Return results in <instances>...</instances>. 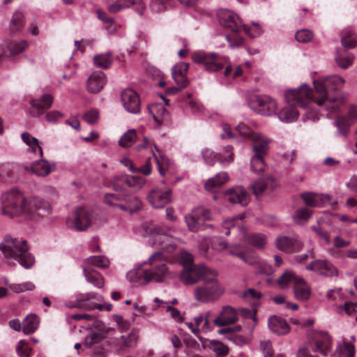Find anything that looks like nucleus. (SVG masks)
I'll return each instance as SVG.
<instances>
[{
    "label": "nucleus",
    "instance_id": "1",
    "mask_svg": "<svg viewBox=\"0 0 357 357\" xmlns=\"http://www.w3.org/2000/svg\"><path fill=\"white\" fill-rule=\"evenodd\" d=\"M1 213L9 218L24 216L36 220L52 213L50 204L38 197L26 198L18 190H12L1 197Z\"/></svg>",
    "mask_w": 357,
    "mask_h": 357
},
{
    "label": "nucleus",
    "instance_id": "2",
    "mask_svg": "<svg viewBox=\"0 0 357 357\" xmlns=\"http://www.w3.org/2000/svg\"><path fill=\"white\" fill-rule=\"evenodd\" d=\"M344 83V79L336 75L314 80L317 97L312 96V100L323 110L329 112L340 111L344 103L343 98L330 93L341 89Z\"/></svg>",
    "mask_w": 357,
    "mask_h": 357
},
{
    "label": "nucleus",
    "instance_id": "3",
    "mask_svg": "<svg viewBox=\"0 0 357 357\" xmlns=\"http://www.w3.org/2000/svg\"><path fill=\"white\" fill-rule=\"evenodd\" d=\"M285 100L289 105L283 107L275 114L281 121L291 123L298 117V112L293 106L307 108L312 101V91L306 84H303L298 89L287 91Z\"/></svg>",
    "mask_w": 357,
    "mask_h": 357
},
{
    "label": "nucleus",
    "instance_id": "4",
    "mask_svg": "<svg viewBox=\"0 0 357 357\" xmlns=\"http://www.w3.org/2000/svg\"><path fill=\"white\" fill-rule=\"evenodd\" d=\"M26 241L13 238L6 236L0 243V250L7 259H13L24 268H30L35 263L34 257L29 252Z\"/></svg>",
    "mask_w": 357,
    "mask_h": 357
},
{
    "label": "nucleus",
    "instance_id": "5",
    "mask_svg": "<svg viewBox=\"0 0 357 357\" xmlns=\"http://www.w3.org/2000/svg\"><path fill=\"white\" fill-rule=\"evenodd\" d=\"M217 273L211 270L204 277V284L197 287L194 291V296L197 301L207 303L217 301L223 294L224 289L217 280Z\"/></svg>",
    "mask_w": 357,
    "mask_h": 357
},
{
    "label": "nucleus",
    "instance_id": "6",
    "mask_svg": "<svg viewBox=\"0 0 357 357\" xmlns=\"http://www.w3.org/2000/svg\"><path fill=\"white\" fill-rule=\"evenodd\" d=\"M92 266L100 268H107L109 266V261L105 256H91L84 259L82 264L83 275L87 282L98 288H102L104 286L103 277L99 272L91 268Z\"/></svg>",
    "mask_w": 357,
    "mask_h": 357
},
{
    "label": "nucleus",
    "instance_id": "7",
    "mask_svg": "<svg viewBox=\"0 0 357 357\" xmlns=\"http://www.w3.org/2000/svg\"><path fill=\"white\" fill-rule=\"evenodd\" d=\"M156 252H154L149 257L148 261L143 264H139L137 267L130 271L127 278L130 282L139 283H148L153 280L156 275Z\"/></svg>",
    "mask_w": 357,
    "mask_h": 357
},
{
    "label": "nucleus",
    "instance_id": "8",
    "mask_svg": "<svg viewBox=\"0 0 357 357\" xmlns=\"http://www.w3.org/2000/svg\"><path fill=\"white\" fill-rule=\"evenodd\" d=\"M192 59L195 62L202 64L205 70L210 73L222 69L229 61L226 56H222L215 52H195Z\"/></svg>",
    "mask_w": 357,
    "mask_h": 357
},
{
    "label": "nucleus",
    "instance_id": "9",
    "mask_svg": "<svg viewBox=\"0 0 357 357\" xmlns=\"http://www.w3.org/2000/svg\"><path fill=\"white\" fill-rule=\"evenodd\" d=\"M93 215L90 211L83 207L77 208L73 217L68 218L66 225L68 228L77 231L86 230L91 225Z\"/></svg>",
    "mask_w": 357,
    "mask_h": 357
},
{
    "label": "nucleus",
    "instance_id": "10",
    "mask_svg": "<svg viewBox=\"0 0 357 357\" xmlns=\"http://www.w3.org/2000/svg\"><path fill=\"white\" fill-rule=\"evenodd\" d=\"M249 105L252 110L264 116L276 114L278 108L276 100L266 95L256 96Z\"/></svg>",
    "mask_w": 357,
    "mask_h": 357
},
{
    "label": "nucleus",
    "instance_id": "11",
    "mask_svg": "<svg viewBox=\"0 0 357 357\" xmlns=\"http://www.w3.org/2000/svg\"><path fill=\"white\" fill-rule=\"evenodd\" d=\"M210 218L211 213L208 209L204 207H197L185 216V221L189 230L197 231L203 223Z\"/></svg>",
    "mask_w": 357,
    "mask_h": 357
},
{
    "label": "nucleus",
    "instance_id": "12",
    "mask_svg": "<svg viewBox=\"0 0 357 357\" xmlns=\"http://www.w3.org/2000/svg\"><path fill=\"white\" fill-rule=\"evenodd\" d=\"M222 249H226L227 252L241 259L245 263L252 265L258 262L256 256L251 255L249 249L241 244L228 245L225 241H220L219 243Z\"/></svg>",
    "mask_w": 357,
    "mask_h": 357
},
{
    "label": "nucleus",
    "instance_id": "13",
    "mask_svg": "<svg viewBox=\"0 0 357 357\" xmlns=\"http://www.w3.org/2000/svg\"><path fill=\"white\" fill-rule=\"evenodd\" d=\"M211 273V269L203 264L197 266L183 268L180 275V280L185 285H192L199 280H203L207 273Z\"/></svg>",
    "mask_w": 357,
    "mask_h": 357
},
{
    "label": "nucleus",
    "instance_id": "14",
    "mask_svg": "<svg viewBox=\"0 0 357 357\" xmlns=\"http://www.w3.org/2000/svg\"><path fill=\"white\" fill-rule=\"evenodd\" d=\"M310 345L314 352L326 356L331 347V338L328 333L316 332L312 334Z\"/></svg>",
    "mask_w": 357,
    "mask_h": 357
},
{
    "label": "nucleus",
    "instance_id": "15",
    "mask_svg": "<svg viewBox=\"0 0 357 357\" xmlns=\"http://www.w3.org/2000/svg\"><path fill=\"white\" fill-rule=\"evenodd\" d=\"M96 298V294L95 293H87L84 295L80 296L75 301V304L72 307H76L84 310H92L98 309L99 310L111 311L112 309V305L110 303L106 304H96L93 302L90 301L92 298Z\"/></svg>",
    "mask_w": 357,
    "mask_h": 357
},
{
    "label": "nucleus",
    "instance_id": "16",
    "mask_svg": "<svg viewBox=\"0 0 357 357\" xmlns=\"http://www.w3.org/2000/svg\"><path fill=\"white\" fill-rule=\"evenodd\" d=\"M158 172L165 178L161 181V183L165 184L169 178L176 173V166L174 160L162 153H159L158 150Z\"/></svg>",
    "mask_w": 357,
    "mask_h": 357
},
{
    "label": "nucleus",
    "instance_id": "17",
    "mask_svg": "<svg viewBox=\"0 0 357 357\" xmlns=\"http://www.w3.org/2000/svg\"><path fill=\"white\" fill-rule=\"evenodd\" d=\"M24 169L38 176L45 177L56 170V163L50 162L45 159H40L32 162L30 166H24Z\"/></svg>",
    "mask_w": 357,
    "mask_h": 357
},
{
    "label": "nucleus",
    "instance_id": "18",
    "mask_svg": "<svg viewBox=\"0 0 357 357\" xmlns=\"http://www.w3.org/2000/svg\"><path fill=\"white\" fill-rule=\"evenodd\" d=\"M306 269L326 277L337 276L336 267L327 260L316 259L306 266Z\"/></svg>",
    "mask_w": 357,
    "mask_h": 357
},
{
    "label": "nucleus",
    "instance_id": "19",
    "mask_svg": "<svg viewBox=\"0 0 357 357\" xmlns=\"http://www.w3.org/2000/svg\"><path fill=\"white\" fill-rule=\"evenodd\" d=\"M121 102L125 109L132 114H137L140 110V100L136 91L126 89L121 93Z\"/></svg>",
    "mask_w": 357,
    "mask_h": 357
},
{
    "label": "nucleus",
    "instance_id": "20",
    "mask_svg": "<svg viewBox=\"0 0 357 357\" xmlns=\"http://www.w3.org/2000/svg\"><path fill=\"white\" fill-rule=\"evenodd\" d=\"M275 246L285 252H296L303 248V244L297 237L279 236L275 240Z\"/></svg>",
    "mask_w": 357,
    "mask_h": 357
},
{
    "label": "nucleus",
    "instance_id": "21",
    "mask_svg": "<svg viewBox=\"0 0 357 357\" xmlns=\"http://www.w3.org/2000/svg\"><path fill=\"white\" fill-rule=\"evenodd\" d=\"M225 152L228 154V158L222 157L218 153L210 149H205L202 151V156L205 162L208 165H213L215 162L220 163L231 162L234 160L233 147L230 145L225 147Z\"/></svg>",
    "mask_w": 357,
    "mask_h": 357
},
{
    "label": "nucleus",
    "instance_id": "22",
    "mask_svg": "<svg viewBox=\"0 0 357 357\" xmlns=\"http://www.w3.org/2000/svg\"><path fill=\"white\" fill-rule=\"evenodd\" d=\"M217 15L222 26L230 29L231 31H239V18L236 14L227 9H220Z\"/></svg>",
    "mask_w": 357,
    "mask_h": 357
},
{
    "label": "nucleus",
    "instance_id": "23",
    "mask_svg": "<svg viewBox=\"0 0 357 357\" xmlns=\"http://www.w3.org/2000/svg\"><path fill=\"white\" fill-rule=\"evenodd\" d=\"M225 196L230 202L238 204L243 206H247L250 200V195L241 186H237L225 191Z\"/></svg>",
    "mask_w": 357,
    "mask_h": 357
},
{
    "label": "nucleus",
    "instance_id": "24",
    "mask_svg": "<svg viewBox=\"0 0 357 357\" xmlns=\"http://www.w3.org/2000/svg\"><path fill=\"white\" fill-rule=\"evenodd\" d=\"M238 320V313L235 308L230 305L223 306L219 315L213 319L217 326H224L235 323Z\"/></svg>",
    "mask_w": 357,
    "mask_h": 357
},
{
    "label": "nucleus",
    "instance_id": "25",
    "mask_svg": "<svg viewBox=\"0 0 357 357\" xmlns=\"http://www.w3.org/2000/svg\"><path fill=\"white\" fill-rule=\"evenodd\" d=\"M53 98L51 95L46 93L38 99L31 101L30 114L33 117H38L44 112L52 106Z\"/></svg>",
    "mask_w": 357,
    "mask_h": 357
},
{
    "label": "nucleus",
    "instance_id": "26",
    "mask_svg": "<svg viewBox=\"0 0 357 357\" xmlns=\"http://www.w3.org/2000/svg\"><path fill=\"white\" fill-rule=\"evenodd\" d=\"M144 179L142 177L137 176H121L116 178L113 183V188L115 190H121L124 184L135 190L141 189L144 185Z\"/></svg>",
    "mask_w": 357,
    "mask_h": 357
},
{
    "label": "nucleus",
    "instance_id": "27",
    "mask_svg": "<svg viewBox=\"0 0 357 357\" xmlns=\"http://www.w3.org/2000/svg\"><path fill=\"white\" fill-rule=\"evenodd\" d=\"M305 204L308 207H321L328 202L331 196L328 194H316L311 192H305L301 195Z\"/></svg>",
    "mask_w": 357,
    "mask_h": 357
},
{
    "label": "nucleus",
    "instance_id": "28",
    "mask_svg": "<svg viewBox=\"0 0 357 357\" xmlns=\"http://www.w3.org/2000/svg\"><path fill=\"white\" fill-rule=\"evenodd\" d=\"M131 6H135V10L140 15L143 14L144 3L142 0H123L122 2L116 1L114 3L108 4V9L109 12L116 13Z\"/></svg>",
    "mask_w": 357,
    "mask_h": 357
},
{
    "label": "nucleus",
    "instance_id": "29",
    "mask_svg": "<svg viewBox=\"0 0 357 357\" xmlns=\"http://www.w3.org/2000/svg\"><path fill=\"white\" fill-rule=\"evenodd\" d=\"M189 64L185 62H180L174 66L172 69V75L176 85L181 88H185L188 85L187 73Z\"/></svg>",
    "mask_w": 357,
    "mask_h": 357
},
{
    "label": "nucleus",
    "instance_id": "30",
    "mask_svg": "<svg viewBox=\"0 0 357 357\" xmlns=\"http://www.w3.org/2000/svg\"><path fill=\"white\" fill-rule=\"evenodd\" d=\"M105 74L102 71H95L89 76L86 87L89 92L91 93H99L107 83Z\"/></svg>",
    "mask_w": 357,
    "mask_h": 357
},
{
    "label": "nucleus",
    "instance_id": "31",
    "mask_svg": "<svg viewBox=\"0 0 357 357\" xmlns=\"http://www.w3.org/2000/svg\"><path fill=\"white\" fill-rule=\"evenodd\" d=\"M254 154L266 155L272 140L262 132H257L250 140Z\"/></svg>",
    "mask_w": 357,
    "mask_h": 357
},
{
    "label": "nucleus",
    "instance_id": "32",
    "mask_svg": "<svg viewBox=\"0 0 357 357\" xmlns=\"http://www.w3.org/2000/svg\"><path fill=\"white\" fill-rule=\"evenodd\" d=\"M21 137L28 146L27 153L33 154L36 158H42L43 157L41 142L36 137L31 136L29 132L22 133Z\"/></svg>",
    "mask_w": 357,
    "mask_h": 357
},
{
    "label": "nucleus",
    "instance_id": "33",
    "mask_svg": "<svg viewBox=\"0 0 357 357\" xmlns=\"http://www.w3.org/2000/svg\"><path fill=\"white\" fill-rule=\"evenodd\" d=\"M294 294L296 299L302 301H307L311 296L310 287L302 278H300L296 280Z\"/></svg>",
    "mask_w": 357,
    "mask_h": 357
},
{
    "label": "nucleus",
    "instance_id": "34",
    "mask_svg": "<svg viewBox=\"0 0 357 357\" xmlns=\"http://www.w3.org/2000/svg\"><path fill=\"white\" fill-rule=\"evenodd\" d=\"M268 326L271 331L278 335H284L289 330L287 321L283 318L275 315L268 319Z\"/></svg>",
    "mask_w": 357,
    "mask_h": 357
},
{
    "label": "nucleus",
    "instance_id": "35",
    "mask_svg": "<svg viewBox=\"0 0 357 357\" xmlns=\"http://www.w3.org/2000/svg\"><path fill=\"white\" fill-rule=\"evenodd\" d=\"M137 339L138 333L135 331H132L126 335H121L120 338L116 340V347L117 350L122 351L135 346Z\"/></svg>",
    "mask_w": 357,
    "mask_h": 357
},
{
    "label": "nucleus",
    "instance_id": "36",
    "mask_svg": "<svg viewBox=\"0 0 357 357\" xmlns=\"http://www.w3.org/2000/svg\"><path fill=\"white\" fill-rule=\"evenodd\" d=\"M198 339L202 342L203 348L208 347L218 356H224L228 352V347L220 342L208 340L202 336H198Z\"/></svg>",
    "mask_w": 357,
    "mask_h": 357
},
{
    "label": "nucleus",
    "instance_id": "37",
    "mask_svg": "<svg viewBox=\"0 0 357 357\" xmlns=\"http://www.w3.org/2000/svg\"><path fill=\"white\" fill-rule=\"evenodd\" d=\"M160 242V249L162 252H158V261L163 257L165 252L170 253L175 250V244L172 243V240L165 234H160L158 230V242Z\"/></svg>",
    "mask_w": 357,
    "mask_h": 357
},
{
    "label": "nucleus",
    "instance_id": "38",
    "mask_svg": "<svg viewBox=\"0 0 357 357\" xmlns=\"http://www.w3.org/2000/svg\"><path fill=\"white\" fill-rule=\"evenodd\" d=\"M229 176L227 172L218 173L214 177L209 178L205 183V188L210 192H215L216 188L227 183Z\"/></svg>",
    "mask_w": 357,
    "mask_h": 357
},
{
    "label": "nucleus",
    "instance_id": "39",
    "mask_svg": "<svg viewBox=\"0 0 357 357\" xmlns=\"http://www.w3.org/2000/svg\"><path fill=\"white\" fill-rule=\"evenodd\" d=\"M268 237L261 233H252L246 237V242L257 249H263L267 243Z\"/></svg>",
    "mask_w": 357,
    "mask_h": 357
},
{
    "label": "nucleus",
    "instance_id": "40",
    "mask_svg": "<svg viewBox=\"0 0 357 357\" xmlns=\"http://www.w3.org/2000/svg\"><path fill=\"white\" fill-rule=\"evenodd\" d=\"M39 325V318L35 314H29L23 321L22 331L24 334L34 333Z\"/></svg>",
    "mask_w": 357,
    "mask_h": 357
},
{
    "label": "nucleus",
    "instance_id": "41",
    "mask_svg": "<svg viewBox=\"0 0 357 357\" xmlns=\"http://www.w3.org/2000/svg\"><path fill=\"white\" fill-rule=\"evenodd\" d=\"M301 277L296 275L293 271L287 270L278 279V284L279 286L284 289L287 288L289 284H295L296 280Z\"/></svg>",
    "mask_w": 357,
    "mask_h": 357
},
{
    "label": "nucleus",
    "instance_id": "42",
    "mask_svg": "<svg viewBox=\"0 0 357 357\" xmlns=\"http://www.w3.org/2000/svg\"><path fill=\"white\" fill-rule=\"evenodd\" d=\"M337 64L342 68L346 69L353 63L354 56L346 53L344 50L337 51L335 56Z\"/></svg>",
    "mask_w": 357,
    "mask_h": 357
},
{
    "label": "nucleus",
    "instance_id": "43",
    "mask_svg": "<svg viewBox=\"0 0 357 357\" xmlns=\"http://www.w3.org/2000/svg\"><path fill=\"white\" fill-rule=\"evenodd\" d=\"M172 201V189L165 186L164 189L158 188V208H162L164 205Z\"/></svg>",
    "mask_w": 357,
    "mask_h": 357
},
{
    "label": "nucleus",
    "instance_id": "44",
    "mask_svg": "<svg viewBox=\"0 0 357 357\" xmlns=\"http://www.w3.org/2000/svg\"><path fill=\"white\" fill-rule=\"evenodd\" d=\"M312 214V211L306 208H301L295 211L293 215L294 222L296 225H303L307 222Z\"/></svg>",
    "mask_w": 357,
    "mask_h": 357
},
{
    "label": "nucleus",
    "instance_id": "45",
    "mask_svg": "<svg viewBox=\"0 0 357 357\" xmlns=\"http://www.w3.org/2000/svg\"><path fill=\"white\" fill-rule=\"evenodd\" d=\"M268 183V178H260L251 184L250 188L257 198H259L263 195L264 191L267 189Z\"/></svg>",
    "mask_w": 357,
    "mask_h": 357
},
{
    "label": "nucleus",
    "instance_id": "46",
    "mask_svg": "<svg viewBox=\"0 0 357 357\" xmlns=\"http://www.w3.org/2000/svg\"><path fill=\"white\" fill-rule=\"evenodd\" d=\"M340 357H354L355 356V348L354 346L348 342H343L342 344L340 345L336 349L335 354L332 357H335L336 355Z\"/></svg>",
    "mask_w": 357,
    "mask_h": 357
},
{
    "label": "nucleus",
    "instance_id": "47",
    "mask_svg": "<svg viewBox=\"0 0 357 357\" xmlns=\"http://www.w3.org/2000/svg\"><path fill=\"white\" fill-rule=\"evenodd\" d=\"M236 130L238 135L244 139L250 141L255 135L258 132H255L251 126L248 125L245 123H240L236 126Z\"/></svg>",
    "mask_w": 357,
    "mask_h": 357
},
{
    "label": "nucleus",
    "instance_id": "48",
    "mask_svg": "<svg viewBox=\"0 0 357 357\" xmlns=\"http://www.w3.org/2000/svg\"><path fill=\"white\" fill-rule=\"evenodd\" d=\"M335 124L337 128L338 134L346 137L347 136L349 128L354 123L346 116H339L336 119Z\"/></svg>",
    "mask_w": 357,
    "mask_h": 357
},
{
    "label": "nucleus",
    "instance_id": "49",
    "mask_svg": "<svg viewBox=\"0 0 357 357\" xmlns=\"http://www.w3.org/2000/svg\"><path fill=\"white\" fill-rule=\"evenodd\" d=\"M93 61L96 66L102 68H109L112 65L113 58L112 54L107 52L95 56Z\"/></svg>",
    "mask_w": 357,
    "mask_h": 357
},
{
    "label": "nucleus",
    "instance_id": "50",
    "mask_svg": "<svg viewBox=\"0 0 357 357\" xmlns=\"http://www.w3.org/2000/svg\"><path fill=\"white\" fill-rule=\"evenodd\" d=\"M137 132L135 129L128 130L120 138L119 143L122 147L131 146L137 139Z\"/></svg>",
    "mask_w": 357,
    "mask_h": 357
},
{
    "label": "nucleus",
    "instance_id": "51",
    "mask_svg": "<svg viewBox=\"0 0 357 357\" xmlns=\"http://www.w3.org/2000/svg\"><path fill=\"white\" fill-rule=\"evenodd\" d=\"M24 15L22 13L15 11L10 20V29L12 31H18L22 28L24 24Z\"/></svg>",
    "mask_w": 357,
    "mask_h": 357
},
{
    "label": "nucleus",
    "instance_id": "52",
    "mask_svg": "<svg viewBox=\"0 0 357 357\" xmlns=\"http://www.w3.org/2000/svg\"><path fill=\"white\" fill-rule=\"evenodd\" d=\"M265 155L254 154L250 159L251 169L257 173H260L265 168Z\"/></svg>",
    "mask_w": 357,
    "mask_h": 357
},
{
    "label": "nucleus",
    "instance_id": "53",
    "mask_svg": "<svg viewBox=\"0 0 357 357\" xmlns=\"http://www.w3.org/2000/svg\"><path fill=\"white\" fill-rule=\"evenodd\" d=\"M238 31H231V34H226L225 38L231 49L240 47L243 43V38L238 33Z\"/></svg>",
    "mask_w": 357,
    "mask_h": 357
},
{
    "label": "nucleus",
    "instance_id": "54",
    "mask_svg": "<svg viewBox=\"0 0 357 357\" xmlns=\"http://www.w3.org/2000/svg\"><path fill=\"white\" fill-rule=\"evenodd\" d=\"M341 43L345 49H352L357 43L356 36L353 31H349L342 38Z\"/></svg>",
    "mask_w": 357,
    "mask_h": 357
},
{
    "label": "nucleus",
    "instance_id": "55",
    "mask_svg": "<svg viewBox=\"0 0 357 357\" xmlns=\"http://www.w3.org/2000/svg\"><path fill=\"white\" fill-rule=\"evenodd\" d=\"M105 337V333L102 331H91L85 337L84 343L88 347H91L100 341Z\"/></svg>",
    "mask_w": 357,
    "mask_h": 357
},
{
    "label": "nucleus",
    "instance_id": "56",
    "mask_svg": "<svg viewBox=\"0 0 357 357\" xmlns=\"http://www.w3.org/2000/svg\"><path fill=\"white\" fill-rule=\"evenodd\" d=\"M130 202L133 203V206H130L127 204L126 203L125 204H116L115 206H118L121 209L128 211L130 213H133L137 211H138L141 207H142V203L141 201L139 199L138 197H134L131 200Z\"/></svg>",
    "mask_w": 357,
    "mask_h": 357
},
{
    "label": "nucleus",
    "instance_id": "57",
    "mask_svg": "<svg viewBox=\"0 0 357 357\" xmlns=\"http://www.w3.org/2000/svg\"><path fill=\"white\" fill-rule=\"evenodd\" d=\"M241 296L246 301L255 302L261 298V294L255 289L249 288L244 291ZM253 305H256V303H253Z\"/></svg>",
    "mask_w": 357,
    "mask_h": 357
},
{
    "label": "nucleus",
    "instance_id": "58",
    "mask_svg": "<svg viewBox=\"0 0 357 357\" xmlns=\"http://www.w3.org/2000/svg\"><path fill=\"white\" fill-rule=\"evenodd\" d=\"M253 28L248 26V25H243V29L244 31L249 35L252 38H256L260 36L263 31L261 27V26L257 22H252V23Z\"/></svg>",
    "mask_w": 357,
    "mask_h": 357
},
{
    "label": "nucleus",
    "instance_id": "59",
    "mask_svg": "<svg viewBox=\"0 0 357 357\" xmlns=\"http://www.w3.org/2000/svg\"><path fill=\"white\" fill-rule=\"evenodd\" d=\"M243 216H244V215L242 214V215H238L235 218H233L230 220H227L224 221L222 225V232L224 233L226 236L229 235L230 229L235 228V225H236L235 221L236 220H242L243 218Z\"/></svg>",
    "mask_w": 357,
    "mask_h": 357
},
{
    "label": "nucleus",
    "instance_id": "60",
    "mask_svg": "<svg viewBox=\"0 0 357 357\" xmlns=\"http://www.w3.org/2000/svg\"><path fill=\"white\" fill-rule=\"evenodd\" d=\"M243 74V69L241 66H236L234 69L231 66H227L224 71V76L226 78L234 79L236 77L241 76Z\"/></svg>",
    "mask_w": 357,
    "mask_h": 357
},
{
    "label": "nucleus",
    "instance_id": "61",
    "mask_svg": "<svg viewBox=\"0 0 357 357\" xmlns=\"http://www.w3.org/2000/svg\"><path fill=\"white\" fill-rule=\"evenodd\" d=\"M178 259L180 263L183 266V268L195 266L192 264V255L186 251H181L178 255Z\"/></svg>",
    "mask_w": 357,
    "mask_h": 357
},
{
    "label": "nucleus",
    "instance_id": "62",
    "mask_svg": "<svg viewBox=\"0 0 357 357\" xmlns=\"http://www.w3.org/2000/svg\"><path fill=\"white\" fill-rule=\"evenodd\" d=\"M17 352L20 357H31V349L24 340H20L17 345Z\"/></svg>",
    "mask_w": 357,
    "mask_h": 357
},
{
    "label": "nucleus",
    "instance_id": "63",
    "mask_svg": "<svg viewBox=\"0 0 357 357\" xmlns=\"http://www.w3.org/2000/svg\"><path fill=\"white\" fill-rule=\"evenodd\" d=\"M313 38V34L311 31L307 29H302L298 31L295 33V38L299 43H307Z\"/></svg>",
    "mask_w": 357,
    "mask_h": 357
},
{
    "label": "nucleus",
    "instance_id": "64",
    "mask_svg": "<svg viewBox=\"0 0 357 357\" xmlns=\"http://www.w3.org/2000/svg\"><path fill=\"white\" fill-rule=\"evenodd\" d=\"M12 290L15 293H22L25 291H32L35 285L31 282H26L22 284H15L11 286Z\"/></svg>",
    "mask_w": 357,
    "mask_h": 357
}]
</instances>
